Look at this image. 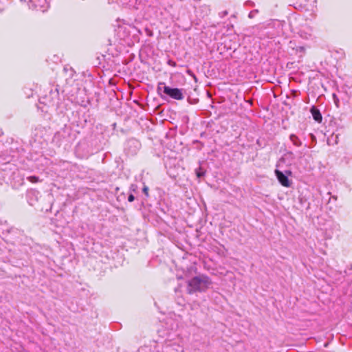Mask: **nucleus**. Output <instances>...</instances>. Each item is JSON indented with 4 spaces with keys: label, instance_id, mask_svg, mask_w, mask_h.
I'll return each mask as SVG.
<instances>
[{
    "label": "nucleus",
    "instance_id": "obj_4",
    "mask_svg": "<svg viewBox=\"0 0 352 352\" xmlns=\"http://www.w3.org/2000/svg\"><path fill=\"white\" fill-rule=\"evenodd\" d=\"M43 100L45 101L42 102L43 103L52 106V107H58L59 101H60V94L58 89L56 87L54 89H51L49 92V94L45 96Z\"/></svg>",
    "mask_w": 352,
    "mask_h": 352
},
{
    "label": "nucleus",
    "instance_id": "obj_18",
    "mask_svg": "<svg viewBox=\"0 0 352 352\" xmlns=\"http://www.w3.org/2000/svg\"><path fill=\"white\" fill-rule=\"evenodd\" d=\"M245 6L253 7V6H254V3L253 1H252L248 0V1H246L245 2Z\"/></svg>",
    "mask_w": 352,
    "mask_h": 352
},
{
    "label": "nucleus",
    "instance_id": "obj_21",
    "mask_svg": "<svg viewBox=\"0 0 352 352\" xmlns=\"http://www.w3.org/2000/svg\"><path fill=\"white\" fill-rule=\"evenodd\" d=\"M168 64L170 65V66H172V67H176L177 64L175 61L172 60H168Z\"/></svg>",
    "mask_w": 352,
    "mask_h": 352
},
{
    "label": "nucleus",
    "instance_id": "obj_11",
    "mask_svg": "<svg viewBox=\"0 0 352 352\" xmlns=\"http://www.w3.org/2000/svg\"><path fill=\"white\" fill-rule=\"evenodd\" d=\"M289 140L292 142V144L296 147H300L302 145V141L295 134H291L289 135Z\"/></svg>",
    "mask_w": 352,
    "mask_h": 352
},
{
    "label": "nucleus",
    "instance_id": "obj_22",
    "mask_svg": "<svg viewBox=\"0 0 352 352\" xmlns=\"http://www.w3.org/2000/svg\"><path fill=\"white\" fill-rule=\"evenodd\" d=\"M29 179H30V181H31L32 182H36L38 181V177H36L35 176L30 177Z\"/></svg>",
    "mask_w": 352,
    "mask_h": 352
},
{
    "label": "nucleus",
    "instance_id": "obj_29",
    "mask_svg": "<svg viewBox=\"0 0 352 352\" xmlns=\"http://www.w3.org/2000/svg\"><path fill=\"white\" fill-rule=\"evenodd\" d=\"M310 135L311 136L312 138H315L314 135L313 134H310Z\"/></svg>",
    "mask_w": 352,
    "mask_h": 352
},
{
    "label": "nucleus",
    "instance_id": "obj_16",
    "mask_svg": "<svg viewBox=\"0 0 352 352\" xmlns=\"http://www.w3.org/2000/svg\"><path fill=\"white\" fill-rule=\"evenodd\" d=\"M142 192L145 195L146 197H148V188L146 186H144L142 188Z\"/></svg>",
    "mask_w": 352,
    "mask_h": 352
},
{
    "label": "nucleus",
    "instance_id": "obj_28",
    "mask_svg": "<svg viewBox=\"0 0 352 352\" xmlns=\"http://www.w3.org/2000/svg\"><path fill=\"white\" fill-rule=\"evenodd\" d=\"M122 195H123V197H124V194H122V195H119V196H118V198H120V197H121Z\"/></svg>",
    "mask_w": 352,
    "mask_h": 352
},
{
    "label": "nucleus",
    "instance_id": "obj_1",
    "mask_svg": "<svg viewBox=\"0 0 352 352\" xmlns=\"http://www.w3.org/2000/svg\"><path fill=\"white\" fill-rule=\"evenodd\" d=\"M212 284L210 278L206 275H199L192 278L188 282V293L204 292Z\"/></svg>",
    "mask_w": 352,
    "mask_h": 352
},
{
    "label": "nucleus",
    "instance_id": "obj_15",
    "mask_svg": "<svg viewBox=\"0 0 352 352\" xmlns=\"http://www.w3.org/2000/svg\"><path fill=\"white\" fill-rule=\"evenodd\" d=\"M138 188V186L136 184H131L129 187V191L131 193L133 192H135Z\"/></svg>",
    "mask_w": 352,
    "mask_h": 352
},
{
    "label": "nucleus",
    "instance_id": "obj_24",
    "mask_svg": "<svg viewBox=\"0 0 352 352\" xmlns=\"http://www.w3.org/2000/svg\"><path fill=\"white\" fill-rule=\"evenodd\" d=\"M286 175H287V177L292 175L291 170H285V173Z\"/></svg>",
    "mask_w": 352,
    "mask_h": 352
},
{
    "label": "nucleus",
    "instance_id": "obj_2",
    "mask_svg": "<svg viewBox=\"0 0 352 352\" xmlns=\"http://www.w3.org/2000/svg\"><path fill=\"white\" fill-rule=\"evenodd\" d=\"M157 90V93L161 96L162 98V91L166 96L175 100H180L184 98L182 89L170 87L166 85L164 82H159Z\"/></svg>",
    "mask_w": 352,
    "mask_h": 352
},
{
    "label": "nucleus",
    "instance_id": "obj_20",
    "mask_svg": "<svg viewBox=\"0 0 352 352\" xmlns=\"http://www.w3.org/2000/svg\"><path fill=\"white\" fill-rule=\"evenodd\" d=\"M228 14V11L225 10V11H223V12H221L219 13V15L221 18H223L224 16H226V15Z\"/></svg>",
    "mask_w": 352,
    "mask_h": 352
},
{
    "label": "nucleus",
    "instance_id": "obj_3",
    "mask_svg": "<svg viewBox=\"0 0 352 352\" xmlns=\"http://www.w3.org/2000/svg\"><path fill=\"white\" fill-rule=\"evenodd\" d=\"M72 134V129L69 126L65 125L58 131L54 135L52 142L56 145L60 146L63 144L67 143L69 141L70 135Z\"/></svg>",
    "mask_w": 352,
    "mask_h": 352
},
{
    "label": "nucleus",
    "instance_id": "obj_17",
    "mask_svg": "<svg viewBox=\"0 0 352 352\" xmlns=\"http://www.w3.org/2000/svg\"><path fill=\"white\" fill-rule=\"evenodd\" d=\"M333 98L335 104L336 105L337 107H339V100L335 94H333Z\"/></svg>",
    "mask_w": 352,
    "mask_h": 352
},
{
    "label": "nucleus",
    "instance_id": "obj_10",
    "mask_svg": "<svg viewBox=\"0 0 352 352\" xmlns=\"http://www.w3.org/2000/svg\"><path fill=\"white\" fill-rule=\"evenodd\" d=\"M310 113H311L312 117L316 122H317L318 123H320L322 122V114H321L320 110L316 106H312L311 107Z\"/></svg>",
    "mask_w": 352,
    "mask_h": 352
},
{
    "label": "nucleus",
    "instance_id": "obj_26",
    "mask_svg": "<svg viewBox=\"0 0 352 352\" xmlns=\"http://www.w3.org/2000/svg\"><path fill=\"white\" fill-rule=\"evenodd\" d=\"M146 31L148 32V35H151V30L146 29Z\"/></svg>",
    "mask_w": 352,
    "mask_h": 352
},
{
    "label": "nucleus",
    "instance_id": "obj_25",
    "mask_svg": "<svg viewBox=\"0 0 352 352\" xmlns=\"http://www.w3.org/2000/svg\"><path fill=\"white\" fill-rule=\"evenodd\" d=\"M188 73L190 74L194 78V79L197 81V78L195 76V74H193L190 71H188Z\"/></svg>",
    "mask_w": 352,
    "mask_h": 352
},
{
    "label": "nucleus",
    "instance_id": "obj_9",
    "mask_svg": "<svg viewBox=\"0 0 352 352\" xmlns=\"http://www.w3.org/2000/svg\"><path fill=\"white\" fill-rule=\"evenodd\" d=\"M40 192L34 189H30L27 191L26 198L30 206H34L37 202Z\"/></svg>",
    "mask_w": 352,
    "mask_h": 352
},
{
    "label": "nucleus",
    "instance_id": "obj_8",
    "mask_svg": "<svg viewBox=\"0 0 352 352\" xmlns=\"http://www.w3.org/2000/svg\"><path fill=\"white\" fill-rule=\"evenodd\" d=\"M274 173L278 181L283 186L289 187L291 186V182L287 177V175L278 169L274 170Z\"/></svg>",
    "mask_w": 352,
    "mask_h": 352
},
{
    "label": "nucleus",
    "instance_id": "obj_7",
    "mask_svg": "<svg viewBox=\"0 0 352 352\" xmlns=\"http://www.w3.org/2000/svg\"><path fill=\"white\" fill-rule=\"evenodd\" d=\"M164 352H184L183 341L179 338L168 341L164 346Z\"/></svg>",
    "mask_w": 352,
    "mask_h": 352
},
{
    "label": "nucleus",
    "instance_id": "obj_6",
    "mask_svg": "<svg viewBox=\"0 0 352 352\" xmlns=\"http://www.w3.org/2000/svg\"><path fill=\"white\" fill-rule=\"evenodd\" d=\"M27 2L29 8L44 12L49 8V3L47 0H21Z\"/></svg>",
    "mask_w": 352,
    "mask_h": 352
},
{
    "label": "nucleus",
    "instance_id": "obj_27",
    "mask_svg": "<svg viewBox=\"0 0 352 352\" xmlns=\"http://www.w3.org/2000/svg\"><path fill=\"white\" fill-rule=\"evenodd\" d=\"M3 134V132L2 131L1 129H0V137Z\"/></svg>",
    "mask_w": 352,
    "mask_h": 352
},
{
    "label": "nucleus",
    "instance_id": "obj_14",
    "mask_svg": "<svg viewBox=\"0 0 352 352\" xmlns=\"http://www.w3.org/2000/svg\"><path fill=\"white\" fill-rule=\"evenodd\" d=\"M258 13V10H256H256H252V11L249 13V14H248V17H249L250 19H252V18H254V17L256 16V14H257Z\"/></svg>",
    "mask_w": 352,
    "mask_h": 352
},
{
    "label": "nucleus",
    "instance_id": "obj_13",
    "mask_svg": "<svg viewBox=\"0 0 352 352\" xmlns=\"http://www.w3.org/2000/svg\"><path fill=\"white\" fill-rule=\"evenodd\" d=\"M63 71L66 73L68 72L69 77H72L74 74V71L72 67L67 68V67H65Z\"/></svg>",
    "mask_w": 352,
    "mask_h": 352
},
{
    "label": "nucleus",
    "instance_id": "obj_19",
    "mask_svg": "<svg viewBox=\"0 0 352 352\" xmlns=\"http://www.w3.org/2000/svg\"><path fill=\"white\" fill-rule=\"evenodd\" d=\"M127 199L129 202H132L135 200V197L132 193L130 192Z\"/></svg>",
    "mask_w": 352,
    "mask_h": 352
},
{
    "label": "nucleus",
    "instance_id": "obj_12",
    "mask_svg": "<svg viewBox=\"0 0 352 352\" xmlns=\"http://www.w3.org/2000/svg\"><path fill=\"white\" fill-rule=\"evenodd\" d=\"M196 175L198 178H201L204 176L205 172L202 169V168L199 167V168L196 169Z\"/></svg>",
    "mask_w": 352,
    "mask_h": 352
},
{
    "label": "nucleus",
    "instance_id": "obj_5",
    "mask_svg": "<svg viewBox=\"0 0 352 352\" xmlns=\"http://www.w3.org/2000/svg\"><path fill=\"white\" fill-rule=\"evenodd\" d=\"M141 147L140 142L135 138L129 139L124 144V153L127 155H135Z\"/></svg>",
    "mask_w": 352,
    "mask_h": 352
},
{
    "label": "nucleus",
    "instance_id": "obj_23",
    "mask_svg": "<svg viewBox=\"0 0 352 352\" xmlns=\"http://www.w3.org/2000/svg\"><path fill=\"white\" fill-rule=\"evenodd\" d=\"M297 51H299L300 52H304L305 48L303 47H298Z\"/></svg>",
    "mask_w": 352,
    "mask_h": 352
}]
</instances>
